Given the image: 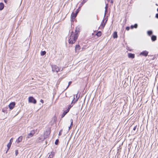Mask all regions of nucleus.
<instances>
[{
	"instance_id": "nucleus-1",
	"label": "nucleus",
	"mask_w": 158,
	"mask_h": 158,
	"mask_svg": "<svg viewBox=\"0 0 158 158\" xmlns=\"http://www.w3.org/2000/svg\"><path fill=\"white\" fill-rule=\"evenodd\" d=\"M80 29L79 27H77L75 31V33L74 35H73V32L72 31L70 35L69 40V44H73L76 41L77 39L78 35V34L79 32Z\"/></svg>"
},
{
	"instance_id": "nucleus-2",
	"label": "nucleus",
	"mask_w": 158,
	"mask_h": 158,
	"mask_svg": "<svg viewBox=\"0 0 158 158\" xmlns=\"http://www.w3.org/2000/svg\"><path fill=\"white\" fill-rule=\"evenodd\" d=\"M53 72H58L60 71V69L58 66L56 65H52L51 66Z\"/></svg>"
},
{
	"instance_id": "nucleus-3",
	"label": "nucleus",
	"mask_w": 158,
	"mask_h": 158,
	"mask_svg": "<svg viewBox=\"0 0 158 158\" xmlns=\"http://www.w3.org/2000/svg\"><path fill=\"white\" fill-rule=\"evenodd\" d=\"M108 19L107 17H106L105 19H103L101 24V27L102 28H104L105 26L107 21Z\"/></svg>"
},
{
	"instance_id": "nucleus-4",
	"label": "nucleus",
	"mask_w": 158,
	"mask_h": 158,
	"mask_svg": "<svg viewBox=\"0 0 158 158\" xmlns=\"http://www.w3.org/2000/svg\"><path fill=\"white\" fill-rule=\"evenodd\" d=\"M29 102L33 103L35 104L36 103V100L32 97H30L28 98Z\"/></svg>"
},
{
	"instance_id": "nucleus-5",
	"label": "nucleus",
	"mask_w": 158,
	"mask_h": 158,
	"mask_svg": "<svg viewBox=\"0 0 158 158\" xmlns=\"http://www.w3.org/2000/svg\"><path fill=\"white\" fill-rule=\"evenodd\" d=\"M46 138H47L46 136L44 137L43 135H41L37 139V140L38 142L40 143L42 142Z\"/></svg>"
},
{
	"instance_id": "nucleus-6",
	"label": "nucleus",
	"mask_w": 158,
	"mask_h": 158,
	"mask_svg": "<svg viewBox=\"0 0 158 158\" xmlns=\"http://www.w3.org/2000/svg\"><path fill=\"white\" fill-rule=\"evenodd\" d=\"M148 52L147 51H144L140 53V55L146 56L148 55Z\"/></svg>"
},
{
	"instance_id": "nucleus-7",
	"label": "nucleus",
	"mask_w": 158,
	"mask_h": 158,
	"mask_svg": "<svg viewBox=\"0 0 158 158\" xmlns=\"http://www.w3.org/2000/svg\"><path fill=\"white\" fill-rule=\"evenodd\" d=\"M15 105V102H12L10 103L9 105V107L10 109V110L12 109L14 107Z\"/></svg>"
},
{
	"instance_id": "nucleus-8",
	"label": "nucleus",
	"mask_w": 158,
	"mask_h": 158,
	"mask_svg": "<svg viewBox=\"0 0 158 158\" xmlns=\"http://www.w3.org/2000/svg\"><path fill=\"white\" fill-rule=\"evenodd\" d=\"M77 94H78V93L76 95V98H75V95L74 96L73 99V101H72L71 104H72V103H75L78 100L79 98V97L77 98Z\"/></svg>"
},
{
	"instance_id": "nucleus-9",
	"label": "nucleus",
	"mask_w": 158,
	"mask_h": 158,
	"mask_svg": "<svg viewBox=\"0 0 158 158\" xmlns=\"http://www.w3.org/2000/svg\"><path fill=\"white\" fill-rule=\"evenodd\" d=\"M23 138V137L22 136L19 137L16 140V142L17 143H19V142L22 141Z\"/></svg>"
},
{
	"instance_id": "nucleus-10",
	"label": "nucleus",
	"mask_w": 158,
	"mask_h": 158,
	"mask_svg": "<svg viewBox=\"0 0 158 158\" xmlns=\"http://www.w3.org/2000/svg\"><path fill=\"white\" fill-rule=\"evenodd\" d=\"M108 8V4H106V6L105 7V11L104 18H105V17L106 14L107 12Z\"/></svg>"
},
{
	"instance_id": "nucleus-11",
	"label": "nucleus",
	"mask_w": 158,
	"mask_h": 158,
	"mask_svg": "<svg viewBox=\"0 0 158 158\" xmlns=\"http://www.w3.org/2000/svg\"><path fill=\"white\" fill-rule=\"evenodd\" d=\"M34 134V131H31V132L29 133L27 136V138H29L33 136V135Z\"/></svg>"
},
{
	"instance_id": "nucleus-12",
	"label": "nucleus",
	"mask_w": 158,
	"mask_h": 158,
	"mask_svg": "<svg viewBox=\"0 0 158 158\" xmlns=\"http://www.w3.org/2000/svg\"><path fill=\"white\" fill-rule=\"evenodd\" d=\"M50 132L49 131H46L45 132H44V136L45 137V136L47 137V138L48 137V135L50 134Z\"/></svg>"
},
{
	"instance_id": "nucleus-13",
	"label": "nucleus",
	"mask_w": 158,
	"mask_h": 158,
	"mask_svg": "<svg viewBox=\"0 0 158 158\" xmlns=\"http://www.w3.org/2000/svg\"><path fill=\"white\" fill-rule=\"evenodd\" d=\"M135 55L134 54L129 53L128 54V57L129 58L133 59L135 58Z\"/></svg>"
},
{
	"instance_id": "nucleus-14",
	"label": "nucleus",
	"mask_w": 158,
	"mask_h": 158,
	"mask_svg": "<svg viewBox=\"0 0 158 158\" xmlns=\"http://www.w3.org/2000/svg\"><path fill=\"white\" fill-rule=\"evenodd\" d=\"M55 152H52L49 154L48 158H52L54 156Z\"/></svg>"
},
{
	"instance_id": "nucleus-15",
	"label": "nucleus",
	"mask_w": 158,
	"mask_h": 158,
	"mask_svg": "<svg viewBox=\"0 0 158 158\" xmlns=\"http://www.w3.org/2000/svg\"><path fill=\"white\" fill-rule=\"evenodd\" d=\"M4 4L2 3H0V10H2L4 8Z\"/></svg>"
},
{
	"instance_id": "nucleus-16",
	"label": "nucleus",
	"mask_w": 158,
	"mask_h": 158,
	"mask_svg": "<svg viewBox=\"0 0 158 158\" xmlns=\"http://www.w3.org/2000/svg\"><path fill=\"white\" fill-rule=\"evenodd\" d=\"M113 37L114 38H117L118 37L117 32L116 31L114 32L113 34Z\"/></svg>"
},
{
	"instance_id": "nucleus-17",
	"label": "nucleus",
	"mask_w": 158,
	"mask_h": 158,
	"mask_svg": "<svg viewBox=\"0 0 158 158\" xmlns=\"http://www.w3.org/2000/svg\"><path fill=\"white\" fill-rule=\"evenodd\" d=\"M69 112L67 111V110H65L63 112V114H62V115H61V117L62 118H63V117H64V116L68 112Z\"/></svg>"
},
{
	"instance_id": "nucleus-18",
	"label": "nucleus",
	"mask_w": 158,
	"mask_h": 158,
	"mask_svg": "<svg viewBox=\"0 0 158 158\" xmlns=\"http://www.w3.org/2000/svg\"><path fill=\"white\" fill-rule=\"evenodd\" d=\"M77 15L76 14L74 13V12H72L71 17L72 19H74L76 17Z\"/></svg>"
},
{
	"instance_id": "nucleus-19",
	"label": "nucleus",
	"mask_w": 158,
	"mask_h": 158,
	"mask_svg": "<svg viewBox=\"0 0 158 158\" xmlns=\"http://www.w3.org/2000/svg\"><path fill=\"white\" fill-rule=\"evenodd\" d=\"M151 40H152V41H155L156 40V36L154 35H152L151 37Z\"/></svg>"
},
{
	"instance_id": "nucleus-20",
	"label": "nucleus",
	"mask_w": 158,
	"mask_h": 158,
	"mask_svg": "<svg viewBox=\"0 0 158 158\" xmlns=\"http://www.w3.org/2000/svg\"><path fill=\"white\" fill-rule=\"evenodd\" d=\"M138 27V25L137 24H135L134 25H131V28L132 29L134 28H137Z\"/></svg>"
},
{
	"instance_id": "nucleus-21",
	"label": "nucleus",
	"mask_w": 158,
	"mask_h": 158,
	"mask_svg": "<svg viewBox=\"0 0 158 158\" xmlns=\"http://www.w3.org/2000/svg\"><path fill=\"white\" fill-rule=\"evenodd\" d=\"M11 143H8L7 145V151H8L10 148V147H11Z\"/></svg>"
},
{
	"instance_id": "nucleus-22",
	"label": "nucleus",
	"mask_w": 158,
	"mask_h": 158,
	"mask_svg": "<svg viewBox=\"0 0 158 158\" xmlns=\"http://www.w3.org/2000/svg\"><path fill=\"white\" fill-rule=\"evenodd\" d=\"M148 35L149 36L151 35L152 34V31L151 30L149 31H147Z\"/></svg>"
},
{
	"instance_id": "nucleus-23",
	"label": "nucleus",
	"mask_w": 158,
	"mask_h": 158,
	"mask_svg": "<svg viewBox=\"0 0 158 158\" xmlns=\"http://www.w3.org/2000/svg\"><path fill=\"white\" fill-rule=\"evenodd\" d=\"M80 48V46L79 45H76L75 47V49L76 50H79Z\"/></svg>"
},
{
	"instance_id": "nucleus-24",
	"label": "nucleus",
	"mask_w": 158,
	"mask_h": 158,
	"mask_svg": "<svg viewBox=\"0 0 158 158\" xmlns=\"http://www.w3.org/2000/svg\"><path fill=\"white\" fill-rule=\"evenodd\" d=\"M102 33L101 31H99L97 33L96 35L98 37H99L101 35Z\"/></svg>"
},
{
	"instance_id": "nucleus-25",
	"label": "nucleus",
	"mask_w": 158,
	"mask_h": 158,
	"mask_svg": "<svg viewBox=\"0 0 158 158\" xmlns=\"http://www.w3.org/2000/svg\"><path fill=\"white\" fill-rule=\"evenodd\" d=\"M46 53V52L45 51H42L41 52V55L42 56H43L45 55Z\"/></svg>"
},
{
	"instance_id": "nucleus-26",
	"label": "nucleus",
	"mask_w": 158,
	"mask_h": 158,
	"mask_svg": "<svg viewBox=\"0 0 158 158\" xmlns=\"http://www.w3.org/2000/svg\"><path fill=\"white\" fill-rule=\"evenodd\" d=\"M73 106H71V105H69L68 108L66 110H67V111L69 112V110H70V108H71V107Z\"/></svg>"
},
{
	"instance_id": "nucleus-27",
	"label": "nucleus",
	"mask_w": 158,
	"mask_h": 158,
	"mask_svg": "<svg viewBox=\"0 0 158 158\" xmlns=\"http://www.w3.org/2000/svg\"><path fill=\"white\" fill-rule=\"evenodd\" d=\"M88 0H83L81 3L82 4H83L86 2Z\"/></svg>"
},
{
	"instance_id": "nucleus-28",
	"label": "nucleus",
	"mask_w": 158,
	"mask_h": 158,
	"mask_svg": "<svg viewBox=\"0 0 158 158\" xmlns=\"http://www.w3.org/2000/svg\"><path fill=\"white\" fill-rule=\"evenodd\" d=\"M70 122H71V126H72L73 125V121L72 119H71L70 120Z\"/></svg>"
},
{
	"instance_id": "nucleus-29",
	"label": "nucleus",
	"mask_w": 158,
	"mask_h": 158,
	"mask_svg": "<svg viewBox=\"0 0 158 158\" xmlns=\"http://www.w3.org/2000/svg\"><path fill=\"white\" fill-rule=\"evenodd\" d=\"M59 142V140L58 139L56 140L55 142V144L56 145L58 144Z\"/></svg>"
},
{
	"instance_id": "nucleus-30",
	"label": "nucleus",
	"mask_w": 158,
	"mask_h": 158,
	"mask_svg": "<svg viewBox=\"0 0 158 158\" xmlns=\"http://www.w3.org/2000/svg\"><path fill=\"white\" fill-rule=\"evenodd\" d=\"M13 138H11L10 140V142L9 143H11V144H12V143L13 142Z\"/></svg>"
},
{
	"instance_id": "nucleus-31",
	"label": "nucleus",
	"mask_w": 158,
	"mask_h": 158,
	"mask_svg": "<svg viewBox=\"0 0 158 158\" xmlns=\"http://www.w3.org/2000/svg\"><path fill=\"white\" fill-rule=\"evenodd\" d=\"M15 155L16 156H17L18 154V151L17 150H16L15 151Z\"/></svg>"
},
{
	"instance_id": "nucleus-32",
	"label": "nucleus",
	"mask_w": 158,
	"mask_h": 158,
	"mask_svg": "<svg viewBox=\"0 0 158 158\" xmlns=\"http://www.w3.org/2000/svg\"><path fill=\"white\" fill-rule=\"evenodd\" d=\"M79 9H78L76 11L75 14H76L77 15V14H78V12H79Z\"/></svg>"
},
{
	"instance_id": "nucleus-33",
	"label": "nucleus",
	"mask_w": 158,
	"mask_h": 158,
	"mask_svg": "<svg viewBox=\"0 0 158 158\" xmlns=\"http://www.w3.org/2000/svg\"><path fill=\"white\" fill-rule=\"evenodd\" d=\"M62 131V130H61L60 131L59 133V135H59L60 136L61 135Z\"/></svg>"
},
{
	"instance_id": "nucleus-34",
	"label": "nucleus",
	"mask_w": 158,
	"mask_h": 158,
	"mask_svg": "<svg viewBox=\"0 0 158 158\" xmlns=\"http://www.w3.org/2000/svg\"><path fill=\"white\" fill-rule=\"evenodd\" d=\"M129 29L130 27H127L126 28V29L127 31L129 30Z\"/></svg>"
},
{
	"instance_id": "nucleus-35",
	"label": "nucleus",
	"mask_w": 158,
	"mask_h": 158,
	"mask_svg": "<svg viewBox=\"0 0 158 158\" xmlns=\"http://www.w3.org/2000/svg\"><path fill=\"white\" fill-rule=\"evenodd\" d=\"M108 1L110 2L111 3H113V0H107Z\"/></svg>"
},
{
	"instance_id": "nucleus-36",
	"label": "nucleus",
	"mask_w": 158,
	"mask_h": 158,
	"mask_svg": "<svg viewBox=\"0 0 158 158\" xmlns=\"http://www.w3.org/2000/svg\"><path fill=\"white\" fill-rule=\"evenodd\" d=\"M136 127H137V126H136L135 127H134V128H133V130L134 131H135L136 129Z\"/></svg>"
},
{
	"instance_id": "nucleus-37",
	"label": "nucleus",
	"mask_w": 158,
	"mask_h": 158,
	"mask_svg": "<svg viewBox=\"0 0 158 158\" xmlns=\"http://www.w3.org/2000/svg\"><path fill=\"white\" fill-rule=\"evenodd\" d=\"M40 102L43 103H44V100H43L41 99L40 100Z\"/></svg>"
},
{
	"instance_id": "nucleus-38",
	"label": "nucleus",
	"mask_w": 158,
	"mask_h": 158,
	"mask_svg": "<svg viewBox=\"0 0 158 158\" xmlns=\"http://www.w3.org/2000/svg\"><path fill=\"white\" fill-rule=\"evenodd\" d=\"M156 17L157 19H158V13L156 14Z\"/></svg>"
},
{
	"instance_id": "nucleus-39",
	"label": "nucleus",
	"mask_w": 158,
	"mask_h": 158,
	"mask_svg": "<svg viewBox=\"0 0 158 158\" xmlns=\"http://www.w3.org/2000/svg\"><path fill=\"white\" fill-rule=\"evenodd\" d=\"M72 83V82L71 81H69V84H68V87H69V85L70 84H71Z\"/></svg>"
},
{
	"instance_id": "nucleus-40",
	"label": "nucleus",
	"mask_w": 158,
	"mask_h": 158,
	"mask_svg": "<svg viewBox=\"0 0 158 158\" xmlns=\"http://www.w3.org/2000/svg\"><path fill=\"white\" fill-rule=\"evenodd\" d=\"M4 2L5 3H6L7 2V0H4Z\"/></svg>"
},
{
	"instance_id": "nucleus-41",
	"label": "nucleus",
	"mask_w": 158,
	"mask_h": 158,
	"mask_svg": "<svg viewBox=\"0 0 158 158\" xmlns=\"http://www.w3.org/2000/svg\"><path fill=\"white\" fill-rule=\"evenodd\" d=\"M71 125H70V127H69V130L71 128Z\"/></svg>"
},
{
	"instance_id": "nucleus-42",
	"label": "nucleus",
	"mask_w": 158,
	"mask_h": 158,
	"mask_svg": "<svg viewBox=\"0 0 158 158\" xmlns=\"http://www.w3.org/2000/svg\"><path fill=\"white\" fill-rule=\"evenodd\" d=\"M8 151H7V150H6V153H7Z\"/></svg>"
},
{
	"instance_id": "nucleus-43",
	"label": "nucleus",
	"mask_w": 158,
	"mask_h": 158,
	"mask_svg": "<svg viewBox=\"0 0 158 158\" xmlns=\"http://www.w3.org/2000/svg\"><path fill=\"white\" fill-rule=\"evenodd\" d=\"M157 11L158 12V8H157Z\"/></svg>"
}]
</instances>
